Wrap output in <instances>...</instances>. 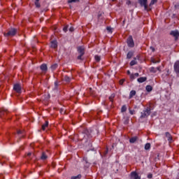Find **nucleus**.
Returning a JSON list of instances; mask_svg holds the SVG:
<instances>
[{
	"label": "nucleus",
	"mask_w": 179,
	"mask_h": 179,
	"mask_svg": "<svg viewBox=\"0 0 179 179\" xmlns=\"http://www.w3.org/2000/svg\"><path fill=\"white\" fill-rule=\"evenodd\" d=\"M7 110L6 109H3L1 110H0V117L1 118H2V115H3V114H5V113H6Z\"/></svg>",
	"instance_id": "25"
},
{
	"label": "nucleus",
	"mask_w": 179,
	"mask_h": 179,
	"mask_svg": "<svg viewBox=\"0 0 179 179\" xmlns=\"http://www.w3.org/2000/svg\"><path fill=\"white\" fill-rule=\"evenodd\" d=\"M127 73H128L129 75L131 74V71H127Z\"/></svg>",
	"instance_id": "52"
},
{
	"label": "nucleus",
	"mask_w": 179,
	"mask_h": 179,
	"mask_svg": "<svg viewBox=\"0 0 179 179\" xmlns=\"http://www.w3.org/2000/svg\"><path fill=\"white\" fill-rule=\"evenodd\" d=\"M166 75V76H167L169 74H165Z\"/></svg>",
	"instance_id": "54"
},
{
	"label": "nucleus",
	"mask_w": 179,
	"mask_h": 179,
	"mask_svg": "<svg viewBox=\"0 0 179 179\" xmlns=\"http://www.w3.org/2000/svg\"><path fill=\"white\" fill-rule=\"evenodd\" d=\"M80 0H69L68 3H72L73 2H79Z\"/></svg>",
	"instance_id": "36"
},
{
	"label": "nucleus",
	"mask_w": 179,
	"mask_h": 179,
	"mask_svg": "<svg viewBox=\"0 0 179 179\" xmlns=\"http://www.w3.org/2000/svg\"><path fill=\"white\" fill-rule=\"evenodd\" d=\"M150 48L152 51V52H155V48L153 46H150Z\"/></svg>",
	"instance_id": "46"
},
{
	"label": "nucleus",
	"mask_w": 179,
	"mask_h": 179,
	"mask_svg": "<svg viewBox=\"0 0 179 179\" xmlns=\"http://www.w3.org/2000/svg\"><path fill=\"white\" fill-rule=\"evenodd\" d=\"M94 59H95V61H96V62H100L101 57H100V56L99 55H95Z\"/></svg>",
	"instance_id": "27"
},
{
	"label": "nucleus",
	"mask_w": 179,
	"mask_h": 179,
	"mask_svg": "<svg viewBox=\"0 0 179 179\" xmlns=\"http://www.w3.org/2000/svg\"><path fill=\"white\" fill-rule=\"evenodd\" d=\"M156 2H157V0H152L150 3V6H152V5H155V3H156Z\"/></svg>",
	"instance_id": "37"
},
{
	"label": "nucleus",
	"mask_w": 179,
	"mask_h": 179,
	"mask_svg": "<svg viewBox=\"0 0 179 179\" xmlns=\"http://www.w3.org/2000/svg\"><path fill=\"white\" fill-rule=\"evenodd\" d=\"M165 135L167 138V141H169V143H171V142H173V136H171V134L169 132H166Z\"/></svg>",
	"instance_id": "11"
},
{
	"label": "nucleus",
	"mask_w": 179,
	"mask_h": 179,
	"mask_svg": "<svg viewBox=\"0 0 179 179\" xmlns=\"http://www.w3.org/2000/svg\"><path fill=\"white\" fill-rule=\"evenodd\" d=\"M107 152H108V151L106 152V155Z\"/></svg>",
	"instance_id": "55"
},
{
	"label": "nucleus",
	"mask_w": 179,
	"mask_h": 179,
	"mask_svg": "<svg viewBox=\"0 0 179 179\" xmlns=\"http://www.w3.org/2000/svg\"><path fill=\"white\" fill-rule=\"evenodd\" d=\"M150 115V108H147L143 112H141V115L140 118H148Z\"/></svg>",
	"instance_id": "3"
},
{
	"label": "nucleus",
	"mask_w": 179,
	"mask_h": 179,
	"mask_svg": "<svg viewBox=\"0 0 179 179\" xmlns=\"http://www.w3.org/2000/svg\"><path fill=\"white\" fill-rule=\"evenodd\" d=\"M152 89L153 88L150 85H147L145 87V90H147V92H152Z\"/></svg>",
	"instance_id": "24"
},
{
	"label": "nucleus",
	"mask_w": 179,
	"mask_h": 179,
	"mask_svg": "<svg viewBox=\"0 0 179 179\" xmlns=\"http://www.w3.org/2000/svg\"><path fill=\"white\" fill-rule=\"evenodd\" d=\"M138 76H139V73H135L134 74H131L130 78L132 79V80H134V79H135V78H138Z\"/></svg>",
	"instance_id": "20"
},
{
	"label": "nucleus",
	"mask_w": 179,
	"mask_h": 179,
	"mask_svg": "<svg viewBox=\"0 0 179 179\" xmlns=\"http://www.w3.org/2000/svg\"><path fill=\"white\" fill-rule=\"evenodd\" d=\"M138 141V136H134L129 139L130 143H135Z\"/></svg>",
	"instance_id": "17"
},
{
	"label": "nucleus",
	"mask_w": 179,
	"mask_h": 179,
	"mask_svg": "<svg viewBox=\"0 0 179 179\" xmlns=\"http://www.w3.org/2000/svg\"><path fill=\"white\" fill-rule=\"evenodd\" d=\"M135 52L131 50L129 51L127 55V59H131V57H134V54Z\"/></svg>",
	"instance_id": "14"
},
{
	"label": "nucleus",
	"mask_w": 179,
	"mask_h": 179,
	"mask_svg": "<svg viewBox=\"0 0 179 179\" xmlns=\"http://www.w3.org/2000/svg\"><path fill=\"white\" fill-rule=\"evenodd\" d=\"M115 97V94H113L109 97L110 101H113V99H114Z\"/></svg>",
	"instance_id": "40"
},
{
	"label": "nucleus",
	"mask_w": 179,
	"mask_h": 179,
	"mask_svg": "<svg viewBox=\"0 0 179 179\" xmlns=\"http://www.w3.org/2000/svg\"><path fill=\"white\" fill-rule=\"evenodd\" d=\"M146 77H141L137 79V81L138 82V83H143V82H146Z\"/></svg>",
	"instance_id": "15"
},
{
	"label": "nucleus",
	"mask_w": 179,
	"mask_h": 179,
	"mask_svg": "<svg viewBox=\"0 0 179 179\" xmlns=\"http://www.w3.org/2000/svg\"><path fill=\"white\" fill-rule=\"evenodd\" d=\"M17 134L18 135H23V131H22L21 130H18V131H17Z\"/></svg>",
	"instance_id": "45"
},
{
	"label": "nucleus",
	"mask_w": 179,
	"mask_h": 179,
	"mask_svg": "<svg viewBox=\"0 0 179 179\" xmlns=\"http://www.w3.org/2000/svg\"><path fill=\"white\" fill-rule=\"evenodd\" d=\"M57 67H58V64H55L52 65L50 68L52 71H55V69H57Z\"/></svg>",
	"instance_id": "28"
},
{
	"label": "nucleus",
	"mask_w": 179,
	"mask_h": 179,
	"mask_svg": "<svg viewBox=\"0 0 179 179\" xmlns=\"http://www.w3.org/2000/svg\"><path fill=\"white\" fill-rule=\"evenodd\" d=\"M72 80V78L68 76H65L64 77V81L66 82L67 83H69V82H71Z\"/></svg>",
	"instance_id": "16"
},
{
	"label": "nucleus",
	"mask_w": 179,
	"mask_h": 179,
	"mask_svg": "<svg viewBox=\"0 0 179 179\" xmlns=\"http://www.w3.org/2000/svg\"><path fill=\"white\" fill-rule=\"evenodd\" d=\"M122 113H125V111H127V106L124 105L122 107V110H121Z\"/></svg>",
	"instance_id": "31"
},
{
	"label": "nucleus",
	"mask_w": 179,
	"mask_h": 179,
	"mask_svg": "<svg viewBox=\"0 0 179 179\" xmlns=\"http://www.w3.org/2000/svg\"><path fill=\"white\" fill-rule=\"evenodd\" d=\"M1 85H2V81H0V86H1Z\"/></svg>",
	"instance_id": "53"
},
{
	"label": "nucleus",
	"mask_w": 179,
	"mask_h": 179,
	"mask_svg": "<svg viewBox=\"0 0 179 179\" xmlns=\"http://www.w3.org/2000/svg\"><path fill=\"white\" fill-rule=\"evenodd\" d=\"M78 52L81 55H85V48L83 46H80L78 48Z\"/></svg>",
	"instance_id": "12"
},
{
	"label": "nucleus",
	"mask_w": 179,
	"mask_h": 179,
	"mask_svg": "<svg viewBox=\"0 0 179 179\" xmlns=\"http://www.w3.org/2000/svg\"><path fill=\"white\" fill-rule=\"evenodd\" d=\"M150 72H152V73H156L157 72V69L155 68V67H151L150 69Z\"/></svg>",
	"instance_id": "22"
},
{
	"label": "nucleus",
	"mask_w": 179,
	"mask_h": 179,
	"mask_svg": "<svg viewBox=\"0 0 179 179\" xmlns=\"http://www.w3.org/2000/svg\"><path fill=\"white\" fill-rule=\"evenodd\" d=\"M68 30H69V25H66V27H64L63 28V31L64 33H66V31H68Z\"/></svg>",
	"instance_id": "29"
},
{
	"label": "nucleus",
	"mask_w": 179,
	"mask_h": 179,
	"mask_svg": "<svg viewBox=\"0 0 179 179\" xmlns=\"http://www.w3.org/2000/svg\"><path fill=\"white\" fill-rule=\"evenodd\" d=\"M47 127H48V121L45 122V124L42 125V129L43 131H44L45 129V128H47Z\"/></svg>",
	"instance_id": "23"
},
{
	"label": "nucleus",
	"mask_w": 179,
	"mask_h": 179,
	"mask_svg": "<svg viewBox=\"0 0 179 179\" xmlns=\"http://www.w3.org/2000/svg\"><path fill=\"white\" fill-rule=\"evenodd\" d=\"M27 156H31V152H29L28 154H27Z\"/></svg>",
	"instance_id": "50"
},
{
	"label": "nucleus",
	"mask_w": 179,
	"mask_h": 179,
	"mask_svg": "<svg viewBox=\"0 0 179 179\" xmlns=\"http://www.w3.org/2000/svg\"><path fill=\"white\" fill-rule=\"evenodd\" d=\"M58 47V42L57 40L52 41L50 42V48H57Z\"/></svg>",
	"instance_id": "10"
},
{
	"label": "nucleus",
	"mask_w": 179,
	"mask_h": 179,
	"mask_svg": "<svg viewBox=\"0 0 179 179\" xmlns=\"http://www.w3.org/2000/svg\"><path fill=\"white\" fill-rule=\"evenodd\" d=\"M149 149H150V143H147L145 145V150H149Z\"/></svg>",
	"instance_id": "26"
},
{
	"label": "nucleus",
	"mask_w": 179,
	"mask_h": 179,
	"mask_svg": "<svg viewBox=\"0 0 179 179\" xmlns=\"http://www.w3.org/2000/svg\"><path fill=\"white\" fill-rule=\"evenodd\" d=\"M147 178H148V179H152V178H153V174H152V173H148V176H147Z\"/></svg>",
	"instance_id": "39"
},
{
	"label": "nucleus",
	"mask_w": 179,
	"mask_h": 179,
	"mask_svg": "<svg viewBox=\"0 0 179 179\" xmlns=\"http://www.w3.org/2000/svg\"><path fill=\"white\" fill-rule=\"evenodd\" d=\"M82 57H83V55H80L79 56H78V59H82Z\"/></svg>",
	"instance_id": "47"
},
{
	"label": "nucleus",
	"mask_w": 179,
	"mask_h": 179,
	"mask_svg": "<svg viewBox=\"0 0 179 179\" xmlns=\"http://www.w3.org/2000/svg\"><path fill=\"white\" fill-rule=\"evenodd\" d=\"M112 1H115V0H112Z\"/></svg>",
	"instance_id": "56"
},
{
	"label": "nucleus",
	"mask_w": 179,
	"mask_h": 179,
	"mask_svg": "<svg viewBox=\"0 0 179 179\" xmlns=\"http://www.w3.org/2000/svg\"><path fill=\"white\" fill-rule=\"evenodd\" d=\"M39 1H37V0H36V1H35V5H36V8H40V2Z\"/></svg>",
	"instance_id": "35"
},
{
	"label": "nucleus",
	"mask_w": 179,
	"mask_h": 179,
	"mask_svg": "<svg viewBox=\"0 0 179 179\" xmlns=\"http://www.w3.org/2000/svg\"><path fill=\"white\" fill-rule=\"evenodd\" d=\"M157 71H160V66L156 67Z\"/></svg>",
	"instance_id": "49"
},
{
	"label": "nucleus",
	"mask_w": 179,
	"mask_h": 179,
	"mask_svg": "<svg viewBox=\"0 0 179 179\" xmlns=\"http://www.w3.org/2000/svg\"><path fill=\"white\" fill-rule=\"evenodd\" d=\"M131 179H141V178L136 172L133 171L131 173Z\"/></svg>",
	"instance_id": "9"
},
{
	"label": "nucleus",
	"mask_w": 179,
	"mask_h": 179,
	"mask_svg": "<svg viewBox=\"0 0 179 179\" xmlns=\"http://www.w3.org/2000/svg\"><path fill=\"white\" fill-rule=\"evenodd\" d=\"M41 70L42 71V72H47V71H48V68L47 67V64H43L41 66Z\"/></svg>",
	"instance_id": "13"
},
{
	"label": "nucleus",
	"mask_w": 179,
	"mask_h": 179,
	"mask_svg": "<svg viewBox=\"0 0 179 179\" xmlns=\"http://www.w3.org/2000/svg\"><path fill=\"white\" fill-rule=\"evenodd\" d=\"M69 31H73L75 30V29L73 28V27L69 26Z\"/></svg>",
	"instance_id": "42"
},
{
	"label": "nucleus",
	"mask_w": 179,
	"mask_h": 179,
	"mask_svg": "<svg viewBox=\"0 0 179 179\" xmlns=\"http://www.w3.org/2000/svg\"><path fill=\"white\" fill-rule=\"evenodd\" d=\"M106 30L108 31V33H113V28L108 27H106Z\"/></svg>",
	"instance_id": "34"
},
{
	"label": "nucleus",
	"mask_w": 179,
	"mask_h": 179,
	"mask_svg": "<svg viewBox=\"0 0 179 179\" xmlns=\"http://www.w3.org/2000/svg\"><path fill=\"white\" fill-rule=\"evenodd\" d=\"M57 89H58V83L57 82H55L54 90H57Z\"/></svg>",
	"instance_id": "41"
},
{
	"label": "nucleus",
	"mask_w": 179,
	"mask_h": 179,
	"mask_svg": "<svg viewBox=\"0 0 179 179\" xmlns=\"http://www.w3.org/2000/svg\"><path fill=\"white\" fill-rule=\"evenodd\" d=\"M136 64H138V62H136V58H134V59L130 62L131 66H134V65H136Z\"/></svg>",
	"instance_id": "21"
},
{
	"label": "nucleus",
	"mask_w": 179,
	"mask_h": 179,
	"mask_svg": "<svg viewBox=\"0 0 179 179\" xmlns=\"http://www.w3.org/2000/svg\"><path fill=\"white\" fill-rule=\"evenodd\" d=\"M83 162L86 164L87 167H88V166H90L89 162L87 161V158H84Z\"/></svg>",
	"instance_id": "30"
},
{
	"label": "nucleus",
	"mask_w": 179,
	"mask_h": 179,
	"mask_svg": "<svg viewBox=\"0 0 179 179\" xmlns=\"http://www.w3.org/2000/svg\"><path fill=\"white\" fill-rule=\"evenodd\" d=\"M129 113H130L131 115H134L135 114V110H131V108H129Z\"/></svg>",
	"instance_id": "38"
},
{
	"label": "nucleus",
	"mask_w": 179,
	"mask_h": 179,
	"mask_svg": "<svg viewBox=\"0 0 179 179\" xmlns=\"http://www.w3.org/2000/svg\"><path fill=\"white\" fill-rule=\"evenodd\" d=\"M136 94V91H135V90H131V91L130 92L129 98V99H132V98L134 97V96H135Z\"/></svg>",
	"instance_id": "18"
},
{
	"label": "nucleus",
	"mask_w": 179,
	"mask_h": 179,
	"mask_svg": "<svg viewBox=\"0 0 179 179\" xmlns=\"http://www.w3.org/2000/svg\"><path fill=\"white\" fill-rule=\"evenodd\" d=\"M36 1H40V0H36Z\"/></svg>",
	"instance_id": "57"
},
{
	"label": "nucleus",
	"mask_w": 179,
	"mask_h": 179,
	"mask_svg": "<svg viewBox=\"0 0 179 179\" xmlns=\"http://www.w3.org/2000/svg\"><path fill=\"white\" fill-rule=\"evenodd\" d=\"M171 36H173L175 37V40H178L179 37V31L178 30L176 31H171L170 33Z\"/></svg>",
	"instance_id": "8"
},
{
	"label": "nucleus",
	"mask_w": 179,
	"mask_h": 179,
	"mask_svg": "<svg viewBox=\"0 0 179 179\" xmlns=\"http://www.w3.org/2000/svg\"><path fill=\"white\" fill-rule=\"evenodd\" d=\"M41 160H47L48 159V156L45 154V152H42V155L41 157Z\"/></svg>",
	"instance_id": "19"
},
{
	"label": "nucleus",
	"mask_w": 179,
	"mask_h": 179,
	"mask_svg": "<svg viewBox=\"0 0 179 179\" xmlns=\"http://www.w3.org/2000/svg\"><path fill=\"white\" fill-rule=\"evenodd\" d=\"M124 124H127L129 121V117H124Z\"/></svg>",
	"instance_id": "32"
},
{
	"label": "nucleus",
	"mask_w": 179,
	"mask_h": 179,
	"mask_svg": "<svg viewBox=\"0 0 179 179\" xmlns=\"http://www.w3.org/2000/svg\"><path fill=\"white\" fill-rule=\"evenodd\" d=\"M125 82V79H122L120 80V85H124V83Z\"/></svg>",
	"instance_id": "44"
},
{
	"label": "nucleus",
	"mask_w": 179,
	"mask_h": 179,
	"mask_svg": "<svg viewBox=\"0 0 179 179\" xmlns=\"http://www.w3.org/2000/svg\"><path fill=\"white\" fill-rule=\"evenodd\" d=\"M60 113H61V114H62V113H64V110L61 109Z\"/></svg>",
	"instance_id": "51"
},
{
	"label": "nucleus",
	"mask_w": 179,
	"mask_h": 179,
	"mask_svg": "<svg viewBox=\"0 0 179 179\" xmlns=\"http://www.w3.org/2000/svg\"><path fill=\"white\" fill-rule=\"evenodd\" d=\"M127 5H131V1H127Z\"/></svg>",
	"instance_id": "48"
},
{
	"label": "nucleus",
	"mask_w": 179,
	"mask_h": 179,
	"mask_svg": "<svg viewBox=\"0 0 179 179\" xmlns=\"http://www.w3.org/2000/svg\"><path fill=\"white\" fill-rule=\"evenodd\" d=\"M127 45L131 48H134V47H135V43L134 42V38H132V36H129L127 38Z\"/></svg>",
	"instance_id": "4"
},
{
	"label": "nucleus",
	"mask_w": 179,
	"mask_h": 179,
	"mask_svg": "<svg viewBox=\"0 0 179 179\" xmlns=\"http://www.w3.org/2000/svg\"><path fill=\"white\" fill-rule=\"evenodd\" d=\"M141 6H143L145 10H148V0H138Z\"/></svg>",
	"instance_id": "6"
},
{
	"label": "nucleus",
	"mask_w": 179,
	"mask_h": 179,
	"mask_svg": "<svg viewBox=\"0 0 179 179\" xmlns=\"http://www.w3.org/2000/svg\"><path fill=\"white\" fill-rule=\"evenodd\" d=\"M174 71L176 73V76L179 78V60L176 61L173 65Z\"/></svg>",
	"instance_id": "5"
},
{
	"label": "nucleus",
	"mask_w": 179,
	"mask_h": 179,
	"mask_svg": "<svg viewBox=\"0 0 179 179\" xmlns=\"http://www.w3.org/2000/svg\"><path fill=\"white\" fill-rule=\"evenodd\" d=\"M16 33H17V29L15 28L10 29L7 33H4L5 37H13V36L16 35Z\"/></svg>",
	"instance_id": "1"
},
{
	"label": "nucleus",
	"mask_w": 179,
	"mask_h": 179,
	"mask_svg": "<svg viewBox=\"0 0 179 179\" xmlns=\"http://www.w3.org/2000/svg\"><path fill=\"white\" fill-rule=\"evenodd\" d=\"M13 90L16 92L17 93H21L22 92V86L20 85V84H15L13 86Z\"/></svg>",
	"instance_id": "7"
},
{
	"label": "nucleus",
	"mask_w": 179,
	"mask_h": 179,
	"mask_svg": "<svg viewBox=\"0 0 179 179\" xmlns=\"http://www.w3.org/2000/svg\"><path fill=\"white\" fill-rule=\"evenodd\" d=\"M82 178V175H78L77 176H72L71 179H78V178Z\"/></svg>",
	"instance_id": "33"
},
{
	"label": "nucleus",
	"mask_w": 179,
	"mask_h": 179,
	"mask_svg": "<svg viewBox=\"0 0 179 179\" xmlns=\"http://www.w3.org/2000/svg\"><path fill=\"white\" fill-rule=\"evenodd\" d=\"M90 132L92 131L89 130H85L83 134H81L79 136V139H80V138H83V141H85V142H87V138H90Z\"/></svg>",
	"instance_id": "2"
},
{
	"label": "nucleus",
	"mask_w": 179,
	"mask_h": 179,
	"mask_svg": "<svg viewBox=\"0 0 179 179\" xmlns=\"http://www.w3.org/2000/svg\"><path fill=\"white\" fill-rule=\"evenodd\" d=\"M159 62H160V61H156V60H155L154 59H152V64H159Z\"/></svg>",
	"instance_id": "43"
}]
</instances>
